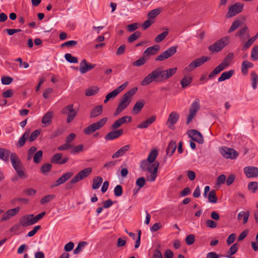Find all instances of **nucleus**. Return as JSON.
<instances>
[{
	"label": "nucleus",
	"mask_w": 258,
	"mask_h": 258,
	"mask_svg": "<svg viewBox=\"0 0 258 258\" xmlns=\"http://www.w3.org/2000/svg\"><path fill=\"white\" fill-rule=\"evenodd\" d=\"M62 114H68L67 121L68 123L72 122L77 115V112L73 109V104H70L64 107L61 110Z\"/></svg>",
	"instance_id": "11"
},
{
	"label": "nucleus",
	"mask_w": 258,
	"mask_h": 258,
	"mask_svg": "<svg viewBox=\"0 0 258 258\" xmlns=\"http://www.w3.org/2000/svg\"><path fill=\"white\" fill-rule=\"evenodd\" d=\"M123 132L122 129L114 130V131L109 132L105 136V139L106 140H112L121 136L123 134Z\"/></svg>",
	"instance_id": "21"
},
{
	"label": "nucleus",
	"mask_w": 258,
	"mask_h": 258,
	"mask_svg": "<svg viewBox=\"0 0 258 258\" xmlns=\"http://www.w3.org/2000/svg\"><path fill=\"white\" fill-rule=\"evenodd\" d=\"M73 173L72 172H68L64 173L56 181L55 183L53 185V186H57L61 184H63L67 180L70 179L73 176Z\"/></svg>",
	"instance_id": "22"
},
{
	"label": "nucleus",
	"mask_w": 258,
	"mask_h": 258,
	"mask_svg": "<svg viewBox=\"0 0 258 258\" xmlns=\"http://www.w3.org/2000/svg\"><path fill=\"white\" fill-rule=\"evenodd\" d=\"M43 152L42 150L38 151L35 153L33 157V161L35 163H39L42 158Z\"/></svg>",
	"instance_id": "46"
},
{
	"label": "nucleus",
	"mask_w": 258,
	"mask_h": 258,
	"mask_svg": "<svg viewBox=\"0 0 258 258\" xmlns=\"http://www.w3.org/2000/svg\"><path fill=\"white\" fill-rule=\"evenodd\" d=\"M128 85V82H126L118 87L117 88L107 94V96L111 100L114 99Z\"/></svg>",
	"instance_id": "18"
},
{
	"label": "nucleus",
	"mask_w": 258,
	"mask_h": 258,
	"mask_svg": "<svg viewBox=\"0 0 258 258\" xmlns=\"http://www.w3.org/2000/svg\"><path fill=\"white\" fill-rule=\"evenodd\" d=\"M208 201L209 202L213 203H216L217 202V197L215 190H212L210 191L208 195Z\"/></svg>",
	"instance_id": "50"
},
{
	"label": "nucleus",
	"mask_w": 258,
	"mask_h": 258,
	"mask_svg": "<svg viewBox=\"0 0 258 258\" xmlns=\"http://www.w3.org/2000/svg\"><path fill=\"white\" fill-rule=\"evenodd\" d=\"M234 57V54L232 52L229 53L223 59L220 65H222L224 69L229 66L230 61L232 60Z\"/></svg>",
	"instance_id": "31"
},
{
	"label": "nucleus",
	"mask_w": 258,
	"mask_h": 258,
	"mask_svg": "<svg viewBox=\"0 0 258 258\" xmlns=\"http://www.w3.org/2000/svg\"><path fill=\"white\" fill-rule=\"evenodd\" d=\"M177 51L176 46H172L163 52L161 54L157 56L156 61H163L173 55Z\"/></svg>",
	"instance_id": "10"
},
{
	"label": "nucleus",
	"mask_w": 258,
	"mask_h": 258,
	"mask_svg": "<svg viewBox=\"0 0 258 258\" xmlns=\"http://www.w3.org/2000/svg\"><path fill=\"white\" fill-rule=\"evenodd\" d=\"M244 4L240 3H236L232 5L228 9L227 13L226 15L227 18H230L243 11Z\"/></svg>",
	"instance_id": "6"
},
{
	"label": "nucleus",
	"mask_w": 258,
	"mask_h": 258,
	"mask_svg": "<svg viewBox=\"0 0 258 258\" xmlns=\"http://www.w3.org/2000/svg\"><path fill=\"white\" fill-rule=\"evenodd\" d=\"M20 209V208L18 207L14 209L8 210L4 214L1 221H7L12 217L16 216L19 213Z\"/></svg>",
	"instance_id": "19"
},
{
	"label": "nucleus",
	"mask_w": 258,
	"mask_h": 258,
	"mask_svg": "<svg viewBox=\"0 0 258 258\" xmlns=\"http://www.w3.org/2000/svg\"><path fill=\"white\" fill-rule=\"evenodd\" d=\"M29 135V131H26L23 136L21 137L18 142V146L19 147H22L25 144L26 139L28 138Z\"/></svg>",
	"instance_id": "41"
},
{
	"label": "nucleus",
	"mask_w": 258,
	"mask_h": 258,
	"mask_svg": "<svg viewBox=\"0 0 258 258\" xmlns=\"http://www.w3.org/2000/svg\"><path fill=\"white\" fill-rule=\"evenodd\" d=\"M234 71L231 70L227 72H223L221 76L218 78L219 82H222L227 79H230L232 76L234 74Z\"/></svg>",
	"instance_id": "33"
},
{
	"label": "nucleus",
	"mask_w": 258,
	"mask_h": 258,
	"mask_svg": "<svg viewBox=\"0 0 258 258\" xmlns=\"http://www.w3.org/2000/svg\"><path fill=\"white\" fill-rule=\"evenodd\" d=\"M251 57L254 60L258 59V45H255L252 48Z\"/></svg>",
	"instance_id": "61"
},
{
	"label": "nucleus",
	"mask_w": 258,
	"mask_h": 258,
	"mask_svg": "<svg viewBox=\"0 0 258 258\" xmlns=\"http://www.w3.org/2000/svg\"><path fill=\"white\" fill-rule=\"evenodd\" d=\"M11 153L10 150L5 148H0V159L5 162L9 161Z\"/></svg>",
	"instance_id": "28"
},
{
	"label": "nucleus",
	"mask_w": 258,
	"mask_h": 258,
	"mask_svg": "<svg viewBox=\"0 0 258 258\" xmlns=\"http://www.w3.org/2000/svg\"><path fill=\"white\" fill-rule=\"evenodd\" d=\"M103 182V178L100 176H96L93 179L92 187L93 189L99 188Z\"/></svg>",
	"instance_id": "35"
},
{
	"label": "nucleus",
	"mask_w": 258,
	"mask_h": 258,
	"mask_svg": "<svg viewBox=\"0 0 258 258\" xmlns=\"http://www.w3.org/2000/svg\"><path fill=\"white\" fill-rule=\"evenodd\" d=\"M195 241V236L194 234H191L187 235L185 238V242L188 245H191Z\"/></svg>",
	"instance_id": "62"
},
{
	"label": "nucleus",
	"mask_w": 258,
	"mask_h": 258,
	"mask_svg": "<svg viewBox=\"0 0 258 258\" xmlns=\"http://www.w3.org/2000/svg\"><path fill=\"white\" fill-rule=\"evenodd\" d=\"M51 168V164L49 163H45L44 165H43L40 168L41 172L43 174H45L46 173L50 171Z\"/></svg>",
	"instance_id": "53"
},
{
	"label": "nucleus",
	"mask_w": 258,
	"mask_h": 258,
	"mask_svg": "<svg viewBox=\"0 0 258 258\" xmlns=\"http://www.w3.org/2000/svg\"><path fill=\"white\" fill-rule=\"evenodd\" d=\"M250 75L252 88L253 89H255L257 87V84L258 83V75L253 71L251 73Z\"/></svg>",
	"instance_id": "44"
},
{
	"label": "nucleus",
	"mask_w": 258,
	"mask_h": 258,
	"mask_svg": "<svg viewBox=\"0 0 258 258\" xmlns=\"http://www.w3.org/2000/svg\"><path fill=\"white\" fill-rule=\"evenodd\" d=\"M253 67L252 63L247 61L244 60L241 64V72L244 75H246L248 74V69L252 68Z\"/></svg>",
	"instance_id": "30"
},
{
	"label": "nucleus",
	"mask_w": 258,
	"mask_h": 258,
	"mask_svg": "<svg viewBox=\"0 0 258 258\" xmlns=\"http://www.w3.org/2000/svg\"><path fill=\"white\" fill-rule=\"evenodd\" d=\"M244 172L248 178L257 177L258 176V169L254 166H246L244 168Z\"/></svg>",
	"instance_id": "16"
},
{
	"label": "nucleus",
	"mask_w": 258,
	"mask_h": 258,
	"mask_svg": "<svg viewBox=\"0 0 258 258\" xmlns=\"http://www.w3.org/2000/svg\"><path fill=\"white\" fill-rule=\"evenodd\" d=\"M141 36V32L139 31H136L132 34L127 39V41L129 43H132L134 41L138 39Z\"/></svg>",
	"instance_id": "42"
},
{
	"label": "nucleus",
	"mask_w": 258,
	"mask_h": 258,
	"mask_svg": "<svg viewBox=\"0 0 258 258\" xmlns=\"http://www.w3.org/2000/svg\"><path fill=\"white\" fill-rule=\"evenodd\" d=\"M123 190L121 185H117L114 189V194L116 197H120L122 195Z\"/></svg>",
	"instance_id": "58"
},
{
	"label": "nucleus",
	"mask_w": 258,
	"mask_h": 258,
	"mask_svg": "<svg viewBox=\"0 0 258 258\" xmlns=\"http://www.w3.org/2000/svg\"><path fill=\"white\" fill-rule=\"evenodd\" d=\"M179 118V114L175 112H171L168 116L167 124L170 128H172L173 125L178 121Z\"/></svg>",
	"instance_id": "17"
},
{
	"label": "nucleus",
	"mask_w": 258,
	"mask_h": 258,
	"mask_svg": "<svg viewBox=\"0 0 258 258\" xmlns=\"http://www.w3.org/2000/svg\"><path fill=\"white\" fill-rule=\"evenodd\" d=\"M103 112V105H99L94 107L90 111V117L95 118L102 114Z\"/></svg>",
	"instance_id": "24"
},
{
	"label": "nucleus",
	"mask_w": 258,
	"mask_h": 258,
	"mask_svg": "<svg viewBox=\"0 0 258 258\" xmlns=\"http://www.w3.org/2000/svg\"><path fill=\"white\" fill-rule=\"evenodd\" d=\"M156 118L155 115H153L149 118H147L146 120L141 122L140 123L137 125V128H146L152 123H153Z\"/></svg>",
	"instance_id": "23"
},
{
	"label": "nucleus",
	"mask_w": 258,
	"mask_h": 258,
	"mask_svg": "<svg viewBox=\"0 0 258 258\" xmlns=\"http://www.w3.org/2000/svg\"><path fill=\"white\" fill-rule=\"evenodd\" d=\"M210 58L208 56H203L200 58H197L192 61L189 65H188L184 70L185 73L190 72L196 68L201 66L204 62L210 60Z\"/></svg>",
	"instance_id": "4"
},
{
	"label": "nucleus",
	"mask_w": 258,
	"mask_h": 258,
	"mask_svg": "<svg viewBox=\"0 0 258 258\" xmlns=\"http://www.w3.org/2000/svg\"><path fill=\"white\" fill-rule=\"evenodd\" d=\"M168 35V29H166L165 31L163 32L155 37V41L157 43H159L163 41Z\"/></svg>",
	"instance_id": "47"
},
{
	"label": "nucleus",
	"mask_w": 258,
	"mask_h": 258,
	"mask_svg": "<svg viewBox=\"0 0 258 258\" xmlns=\"http://www.w3.org/2000/svg\"><path fill=\"white\" fill-rule=\"evenodd\" d=\"M145 57V56L143 55V56L141 57L139 59L133 62V65L135 67H140L144 65L147 60Z\"/></svg>",
	"instance_id": "52"
},
{
	"label": "nucleus",
	"mask_w": 258,
	"mask_h": 258,
	"mask_svg": "<svg viewBox=\"0 0 258 258\" xmlns=\"http://www.w3.org/2000/svg\"><path fill=\"white\" fill-rule=\"evenodd\" d=\"M160 48V47L158 45L149 47L144 52L143 55L146 56L147 55H154L157 53Z\"/></svg>",
	"instance_id": "25"
},
{
	"label": "nucleus",
	"mask_w": 258,
	"mask_h": 258,
	"mask_svg": "<svg viewBox=\"0 0 258 258\" xmlns=\"http://www.w3.org/2000/svg\"><path fill=\"white\" fill-rule=\"evenodd\" d=\"M177 70V68L166 70H163L162 67L157 68L144 78L141 85L146 86L153 82L157 83L166 81L174 75Z\"/></svg>",
	"instance_id": "1"
},
{
	"label": "nucleus",
	"mask_w": 258,
	"mask_h": 258,
	"mask_svg": "<svg viewBox=\"0 0 258 258\" xmlns=\"http://www.w3.org/2000/svg\"><path fill=\"white\" fill-rule=\"evenodd\" d=\"M248 188L250 190H252V192L254 193L258 188V182L256 181L249 182L248 184Z\"/></svg>",
	"instance_id": "56"
},
{
	"label": "nucleus",
	"mask_w": 258,
	"mask_h": 258,
	"mask_svg": "<svg viewBox=\"0 0 258 258\" xmlns=\"http://www.w3.org/2000/svg\"><path fill=\"white\" fill-rule=\"evenodd\" d=\"M40 133V131L39 130H36L35 131L33 132L29 138V141L32 142L34 141L38 137Z\"/></svg>",
	"instance_id": "64"
},
{
	"label": "nucleus",
	"mask_w": 258,
	"mask_h": 258,
	"mask_svg": "<svg viewBox=\"0 0 258 258\" xmlns=\"http://www.w3.org/2000/svg\"><path fill=\"white\" fill-rule=\"evenodd\" d=\"M91 167L85 168L79 172L72 179V183H76L87 177L92 172Z\"/></svg>",
	"instance_id": "9"
},
{
	"label": "nucleus",
	"mask_w": 258,
	"mask_h": 258,
	"mask_svg": "<svg viewBox=\"0 0 258 258\" xmlns=\"http://www.w3.org/2000/svg\"><path fill=\"white\" fill-rule=\"evenodd\" d=\"M158 155V151L156 149H154L150 153L147 160L149 163H153Z\"/></svg>",
	"instance_id": "43"
},
{
	"label": "nucleus",
	"mask_w": 258,
	"mask_h": 258,
	"mask_svg": "<svg viewBox=\"0 0 258 258\" xmlns=\"http://www.w3.org/2000/svg\"><path fill=\"white\" fill-rule=\"evenodd\" d=\"M228 44V39L226 37L222 38L217 41L213 44L208 47V49L212 52H218L222 50V49Z\"/></svg>",
	"instance_id": "5"
},
{
	"label": "nucleus",
	"mask_w": 258,
	"mask_h": 258,
	"mask_svg": "<svg viewBox=\"0 0 258 258\" xmlns=\"http://www.w3.org/2000/svg\"><path fill=\"white\" fill-rule=\"evenodd\" d=\"M64 58L66 59V60L70 63H77L78 62V59L77 57L73 56L70 53H66L64 55Z\"/></svg>",
	"instance_id": "49"
},
{
	"label": "nucleus",
	"mask_w": 258,
	"mask_h": 258,
	"mask_svg": "<svg viewBox=\"0 0 258 258\" xmlns=\"http://www.w3.org/2000/svg\"><path fill=\"white\" fill-rule=\"evenodd\" d=\"M177 146L175 141H171L167 147L166 150V153L167 155H169L171 156L175 152Z\"/></svg>",
	"instance_id": "34"
},
{
	"label": "nucleus",
	"mask_w": 258,
	"mask_h": 258,
	"mask_svg": "<svg viewBox=\"0 0 258 258\" xmlns=\"http://www.w3.org/2000/svg\"><path fill=\"white\" fill-rule=\"evenodd\" d=\"M53 112L52 111L47 112L42 118V123L46 125H49L52 122Z\"/></svg>",
	"instance_id": "32"
},
{
	"label": "nucleus",
	"mask_w": 258,
	"mask_h": 258,
	"mask_svg": "<svg viewBox=\"0 0 258 258\" xmlns=\"http://www.w3.org/2000/svg\"><path fill=\"white\" fill-rule=\"evenodd\" d=\"M84 146L82 144L79 145L71 148V153L72 154H76L82 152L83 150Z\"/></svg>",
	"instance_id": "55"
},
{
	"label": "nucleus",
	"mask_w": 258,
	"mask_h": 258,
	"mask_svg": "<svg viewBox=\"0 0 258 258\" xmlns=\"http://www.w3.org/2000/svg\"><path fill=\"white\" fill-rule=\"evenodd\" d=\"M241 24V21L239 20H236L235 21H234L230 28H229V30H228V32L230 33H231L232 32L235 31L236 29H237Z\"/></svg>",
	"instance_id": "48"
},
{
	"label": "nucleus",
	"mask_w": 258,
	"mask_h": 258,
	"mask_svg": "<svg viewBox=\"0 0 258 258\" xmlns=\"http://www.w3.org/2000/svg\"><path fill=\"white\" fill-rule=\"evenodd\" d=\"M238 250V245L237 243L233 244L227 252L226 257L229 258H235L232 255L235 254Z\"/></svg>",
	"instance_id": "36"
},
{
	"label": "nucleus",
	"mask_w": 258,
	"mask_h": 258,
	"mask_svg": "<svg viewBox=\"0 0 258 258\" xmlns=\"http://www.w3.org/2000/svg\"><path fill=\"white\" fill-rule=\"evenodd\" d=\"M13 78L9 76H4L1 78L2 83L3 85H8L13 82Z\"/></svg>",
	"instance_id": "60"
},
{
	"label": "nucleus",
	"mask_w": 258,
	"mask_h": 258,
	"mask_svg": "<svg viewBox=\"0 0 258 258\" xmlns=\"http://www.w3.org/2000/svg\"><path fill=\"white\" fill-rule=\"evenodd\" d=\"M146 183V179L144 177H141L137 179L136 184L139 187V189L142 188Z\"/></svg>",
	"instance_id": "63"
},
{
	"label": "nucleus",
	"mask_w": 258,
	"mask_h": 258,
	"mask_svg": "<svg viewBox=\"0 0 258 258\" xmlns=\"http://www.w3.org/2000/svg\"><path fill=\"white\" fill-rule=\"evenodd\" d=\"M188 137L193 141L202 144L204 142L203 136L201 133L196 130H191L187 132Z\"/></svg>",
	"instance_id": "12"
},
{
	"label": "nucleus",
	"mask_w": 258,
	"mask_h": 258,
	"mask_svg": "<svg viewBox=\"0 0 258 258\" xmlns=\"http://www.w3.org/2000/svg\"><path fill=\"white\" fill-rule=\"evenodd\" d=\"M248 27L246 26H245L237 32L235 36H239L240 38L243 40H245L246 38L249 37V35L248 32Z\"/></svg>",
	"instance_id": "27"
},
{
	"label": "nucleus",
	"mask_w": 258,
	"mask_h": 258,
	"mask_svg": "<svg viewBox=\"0 0 258 258\" xmlns=\"http://www.w3.org/2000/svg\"><path fill=\"white\" fill-rule=\"evenodd\" d=\"M33 217V214L23 216L19 220L20 225L22 227H26L34 224Z\"/></svg>",
	"instance_id": "13"
},
{
	"label": "nucleus",
	"mask_w": 258,
	"mask_h": 258,
	"mask_svg": "<svg viewBox=\"0 0 258 258\" xmlns=\"http://www.w3.org/2000/svg\"><path fill=\"white\" fill-rule=\"evenodd\" d=\"M200 100L197 98L192 103L189 110V114L187 116L186 123L188 124L196 115L197 112L200 110Z\"/></svg>",
	"instance_id": "7"
},
{
	"label": "nucleus",
	"mask_w": 258,
	"mask_h": 258,
	"mask_svg": "<svg viewBox=\"0 0 258 258\" xmlns=\"http://www.w3.org/2000/svg\"><path fill=\"white\" fill-rule=\"evenodd\" d=\"M145 104V102L144 100H142L137 101L133 108V112L136 114H138L142 110Z\"/></svg>",
	"instance_id": "29"
},
{
	"label": "nucleus",
	"mask_w": 258,
	"mask_h": 258,
	"mask_svg": "<svg viewBox=\"0 0 258 258\" xmlns=\"http://www.w3.org/2000/svg\"><path fill=\"white\" fill-rule=\"evenodd\" d=\"M95 66V64L88 63L87 60L84 59L80 63V72L81 74H85L94 68Z\"/></svg>",
	"instance_id": "15"
},
{
	"label": "nucleus",
	"mask_w": 258,
	"mask_h": 258,
	"mask_svg": "<svg viewBox=\"0 0 258 258\" xmlns=\"http://www.w3.org/2000/svg\"><path fill=\"white\" fill-rule=\"evenodd\" d=\"M191 82L192 78L190 76H185L180 81L182 88H186L191 83Z\"/></svg>",
	"instance_id": "39"
},
{
	"label": "nucleus",
	"mask_w": 258,
	"mask_h": 258,
	"mask_svg": "<svg viewBox=\"0 0 258 258\" xmlns=\"http://www.w3.org/2000/svg\"><path fill=\"white\" fill-rule=\"evenodd\" d=\"M226 150L228 151L229 153L228 159H235L238 155V153L233 149L229 148V149H226Z\"/></svg>",
	"instance_id": "57"
},
{
	"label": "nucleus",
	"mask_w": 258,
	"mask_h": 258,
	"mask_svg": "<svg viewBox=\"0 0 258 258\" xmlns=\"http://www.w3.org/2000/svg\"><path fill=\"white\" fill-rule=\"evenodd\" d=\"M99 88L96 86L87 89L85 90V95L87 96H90L95 95L99 91Z\"/></svg>",
	"instance_id": "38"
},
{
	"label": "nucleus",
	"mask_w": 258,
	"mask_h": 258,
	"mask_svg": "<svg viewBox=\"0 0 258 258\" xmlns=\"http://www.w3.org/2000/svg\"><path fill=\"white\" fill-rule=\"evenodd\" d=\"M138 90L137 87H134L126 92L120 98V102L116 109L114 116L119 115L124 109H125L131 102V98L133 96Z\"/></svg>",
	"instance_id": "2"
},
{
	"label": "nucleus",
	"mask_w": 258,
	"mask_h": 258,
	"mask_svg": "<svg viewBox=\"0 0 258 258\" xmlns=\"http://www.w3.org/2000/svg\"><path fill=\"white\" fill-rule=\"evenodd\" d=\"M37 150V148L35 146H32L30 148L28 151L27 160L30 161L34 157V155Z\"/></svg>",
	"instance_id": "51"
},
{
	"label": "nucleus",
	"mask_w": 258,
	"mask_h": 258,
	"mask_svg": "<svg viewBox=\"0 0 258 258\" xmlns=\"http://www.w3.org/2000/svg\"><path fill=\"white\" fill-rule=\"evenodd\" d=\"M62 154L61 153L54 154L51 158L50 161L52 163L60 164L62 158Z\"/></svg>",
	"instance_id": "37"
},
{
	"label": "nucleus",
	"mask_w": 258,
	"mask_h": 258,
	"mask_svg": "<svg viewBox=\"0 0 258 258\" xmlns=\"http://www.w3.org/2000/svg\"><path fill=\"white\" fill-rule=\"evenodd\" d=\"M87 242L86 241H81L80 242L76 248L74 250V253L75 254H77L79 253L81 251H82L84 247L87 245Z\"/></svg>",
	"instance_id": "45"
},
{
	"label": "nucleus",
	"mask_w": 258,
	"mask_h": 258,
	"mask_svg": "<svg viewBox=\"0 0 258 258\" xmlns=\"http://www.w3.org/2000/svg\"><path fill=\"white\" fill-rule=\"evenodd\" d=\"M130 146L129 145H126L122 147L112 155V158H116L123 156L125 152L130 149Z\"/></svg>",
	"instance_id": "26"
},
{
	"label": "nucleus",
	"mask_w": 258,
	"mask_h": 258,
	"mask_svg": "<svg viewBox=\"0 0 258 258\" xmlns=\"http://www.w3.org/2000/svg\"><path fill=\"white\" fill-rule=\"evenodd\" d=\"M107 120V118L104 117L97 122L92 123L84 129V134L87 135H91L95 131L101 129L106 123Z\"/></svg>",
	"instance_id": "3"
},
{
	"label": "nucleus",
	"mask_w": 258,
	"mask_h": 258,
	"mask_svg": "<svg viewBox=\"0 0 258 258\" xmlns=\"http://www.w3.org/2000/svg\"><path fill=\"white\" fill-rule=\"evenodd\" d=\"M132 118L131 116H124L116 120L111 126L112 130H116L123 124L130 122Z\"/></svg>",
	"instance_id": "14"
},
{
	"label": "nucleus",
	"mask_w": 258,
	"mask_h": 258,
	"mask_svg": "<svg viewBox=\"0 0 258 258\" xmlns=\"http://www.w3.org/2000/svg\"><path fill=\"white\" fill-rule=\"evenodd\" d=\"M225 69L224 68V67H223L222 66V65H220V64H219L217 67H216L213 71L212 72L209 74L208 77L209 78H212L213 77H214L215 76H216V75L218 74L219 73H220L221 71H222L223 70H224Z\"/></svg>",
	"instance_id": "40"
},
{
	"label": "nucleus",
	"mask_w": 258,
	"mask_h": 258,
	"mask_svg": "<svg viewBox=\"0 0 258 258\" xmlns=\"http://www.w3.org/2000/svg\"><path fill=\"white\" fill-rule=\"evenodd\" d=\"M10 159L12 165L15 170L18 169L19 168L22 167L21 161L16 153H11L10 155Z\"/></svg>",
	"instance_id": "20"
},
{
	"label": "nucleus",
	"mask_w": 258,
	"mask_h": 258,
	"mask_svg": "<svg viewBox=\"0 0 258 258\" xmlns=\"http://www.w3.org/2000/svg\"><path fill=\"white\" fill-rule=\"evenodd\" d=\"M151 163H149L147 159L142 161L140 163V168L141 170L143 171H146L147 169H148V167Z\"/></svg>",
	"instance_id": "59"
},
{
	"label": "nucleus",
	"mask_w": 258,
	"mask_h": 258,
	"mask_svg": "<svg viewBox=\"0 0 258 258\" xmlns=\"http://www.w3.org/2000/svg\"><path fill=\"white\" fill-rule=\"evenodd\" d=\"M159 166V163L157 162L154 163H151L148 167V171L151 174L147 176V180L148 181L153 182L155 180L157 176V171Z\"/></svg>",
	"instance_id": "8"
},
{
	"label": "nucleus",
	"mask_w": 258,
	"mask_h": 258,
	"mask_svg": "<svg viewBox=\"0 0 258 258\" xmlns=\"http://www.w3.org/2000/svg\"><path fill=\"white\" fill-rule=\"evenodd\" d=\"M160 13V9L159 8L154 9L148 14V17L150 19H154L157 17Z\"/></svg>",
	"instance_id": "54"
}]
</instances>
